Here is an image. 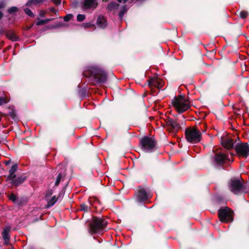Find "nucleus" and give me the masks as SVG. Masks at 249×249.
Here are the masks:
<instances>
[{
	"label": "nucleus",
	"instance_id": "13",
	"mask_svg": "<svg viewBox=\"0 0 249 249\" xmlns=\"http://www.w3.org/2000/svg\"><path fill=\"white\" fill-rule=\"evenodd\" d=\"M227 159V156L223 153H217L214 157V161L217 164H222Z\"/></svg>",
	"mask_w": 249,
	"mask_h": 249
},
{
	"label": "nucleus",
	"instance_id": "35",
	"mask_svg": "<svg viewBox=\"0 0 249 249\" xmlns=\"http://www.w3.org/2000/svg\"><path fill=\"white\" fill-rule=\"evenodd\" d=\"M10 163V160H8V161L5 162V164L8 165Z\"/></svg>",
	"mask_w": 249,
	"mask_h": 249
},
{
	"label": "nucleus",
	"instance_id": "7",
	"mask_svg": "<svg viewBox=\"0 0 249 249\" xmlns=\"http://www.w3.org/2000/svg\"><path fill=\"white\" fill-rule=\"evenodd\" d=\"M141 144L143 151L149 152L154 148L155 142L153 139L146 137L141 140Z\"/></svg>",
	"mask_w": 249,
	"mask_h": 249
},
{
	"label": "nucleus",
	"instance_id": "1",
	"mask_svg": "<svg viewBox=\"0 0 249 249\" xmlns=\"http://www.w3.org/2000/svg\"><path fill=\"white\" fill-rule=\"evenodd\" d=\"M107 221L99 217H93L90 224L89 231L91 234H101L105 230Z\"/></svg>",
	"mask_w": 249,
	"mask_h": 249
},
{
	"label": "nucleus",
	"instance_id": "33",
	"mask_svg": "<svg viewBox=\"0 0 249 249\" xmlns=\"http://www.w3.org/2000/svg\"><path fill=\"white\" fill-rule=\"evenodd\" d=\"M53 2L56 4H58L60 3V0H53Z\"/></svg>",
	"mask_w": 249,
	"mask_h": 249
},
{
	"label": "nucleus",
	"instance_id": "25",
	"mask_svg": "<svg viewBox=\"0 0 249 249\" xmlns=\"http://www.w3.org/2000/svg\"><path fill=\"white\" fill-rule=\"evenodd\" d=\"M81 209L82 211L88 212L89 210V207L85 204H82L81 205Z\"/></svg>",
	"mask_w": 249,
	"mask_h": 249
},
{
	"label": "nucleus",
	"instance_id": "3",
	"mask_svg": "<svg viewBox=\"0 0 249 249\" xmlns=\"http://www.w3.org/2000/svg\"><path fill=\"white\" fill-rule=\"evenodd\" d=\"M185 136L187 141L193 143L199 142L201 139V132L195 127L186 129Z\"/></svg>",
	"mask_w": 249,
	"mask_h": 249
},
{
	"label": "nucleus",
	"instance_id": "36",
	"mask_svg": "<svg viewBox=\"0 0 249 249\" xmlns=\"http://www.w3.org/2000/svg\"><path fill=\"white\" fill-rule=\"evenodd\" d=\"M124 13L122 12H121L120 13V17H122L123 16Z\"/></svg>",
	"mask_w": 249,
	"mask_h": 249
},
{
	"label": "nucleus",
	"instance_id": "26",
	"mask_svg": "<svg viewBox=\"0 0 249 249\" xmlns=\"http://www.w3.org/2000/svg\"><path fill=\"white\" fill-rule=\"evenodd\" d=\"M24 12H25V13L27 15H28V16H29L30 17H33L34 16V14H33V12L29 8H25L24 9Z\"/></svg>",
	"mask_w": 249,
	"mask_h": 249
},
{
	"label": "nucleus",
	"instance_id": "20",
	"mask_svg": "<svg viewBox=\"0 0 249 249\" xmlns=\"http://www.w3.org/2000/svg\"><path fill=\"white\" fill-rule=\"evenodd\" d=\"M7 36L9 38H10L13 41H16L18 39V37H17L16 35L12 33L7 34Z\"/></svg>",
	"mask_w": 249,
	"mask_h": 249
},
{
	"label": "nucleus",
	"instance_id": "10",
	"mask_svg": "<svg viewBox=\"0 0 249 249\" xmlns=\"http://www.w3.org/2000/svg\"><path fill=\"white\" fill-rule=\"evenodd\" d=\"M136 196L137 201L140 202L145 201L150 197V195L148 194L143 188L139 189Z\"/></svg>",
	"mask_w": 249,
	"mask_h": 249
},
{
	"label": "nucleus",
	"instance_id": "32",
	"mask_svg": "<svg viewBox=\"0 0 249 249\" xmlns=\"http://www.w3.org/2000/svg\"><path fill=\"white\" fill-rule=\"evenodd\" d=\"M84 25L85 27L89 28V27H90L93 26V25L91 24L90 23H84Z\"/></svg>",
	"mask_w": 249,
	"mask_h": 249
},
{
	"label": "nucleus",
	"instance_id": "8",
	"mask_svg": "<svg viewBox=\"0 0 249 249\" xmlns=\"http://www.w3.org/2000/svg\"><path fill=\"white\" fill-rule=\"evenodd\" d=\"M235 149L239 156L247 157L249 155V145L247 143H239L235 146Z\"/></svg>",
	"mask_w": 249,
	"mask_h": 249
},
{
	"label": "nucleus",
	"instance_id": "18",
	"mask_svg": "<svg viewBox=\"0 0 249 249\" xmlns=\"http://www.w3.org/2000/svg\"><path fill=\"white\" fill-rule=\"evenodd\" d=\"M25 180V178L24 177H18L15 179L12 180V184L17 186L23 183Z\"/></svg>",
	"mask_w": 249,
	"mask_h": 249
},
{
	"label": "nucleus",
	"instance_id": "38",
	"mask_svg": "<svg viewBox=\"0 0 249 249\" xmlns=\"http://www.w3.org/2000/svg\"><path fill=\"white\" fill-rule=\"evenodd\" d=\"M29 4H30V2H27V3H26V5H27V6L29 5Z\"/></svg>",
	"mask_w": 249,
	"mask_h": 249
},
{
	"label": "nucleus",
	"instance_id": "17",
	"mask_svg": "<svg viewBox=\"0 0 249 249\" xmlns=\"http://www.w3.org/2000/svg\"><path fill=\"white\" fill-rule=\"evenodd\" d=\"M97 25L101 28H104L107 26L106 19L102 16H99L97 20Z\"/></svg>",
	"mask_w": 249,
	"mask_h": 249
},
{
	"label": "nucleus",
	"instance_id": "29",
	"mask_svg": "<svg viewBox=\"0 0 249 249\" xmlns=\"http://www.w3.org/2000/svg\"><path fill=\"white\" fill-rule=\"evenodd\" d=\"M18 11V8L17 7H12L10 8H9L8 10V13L10 14H12L14 12H17Z\"/></svg>",
	"mask_w": 249,
	"mask_h": 249
},
{
	"label": "nucleus",
	"instance_id": "16",
	"mask_svg": "<svg viewBox=\"0 0 249 249\" xmlns=\"http://www.w3.org/2000/svg\"><path fill=\"white\" fill-rule=\"evenodd\" d=\"M10 227L7 226L3 229V231L2 232V237L6 244H8L9 241L10 236L9 233L10 231Z\"/></svg>",
	"mask_w": 249,
	"mask_h": 249
},
{
	"label": "nucleus",
	"instance_id": "12",
	"mask_svg": "<svg viewBox=\"0 0 249 249\" xmlns=\"http://www.w3.org/2000/svg\"><path fill=\"white\" fill-rule=\"evenodd\" d=\"M167 125L171 130L173 131H176L179 128V125L178 123L176 121L172 119H169L167 122Z\"/></svg>",
	"mask_w": 249,
	"mask_h": 249
},
{
	"label": "nucleus",
	"instance_id": "2",
	"mask_svg": "<svg viewBox=\"0 0 249 249\" xmlns=\"http://www.w3.org/2000/svg\"><path fill=\"white\" fill-rule=\"evenodd\" d=\"M172 104L174 107L179 113H182L186 111L190 107L189 101L183 95L175 97L172 100Z\"/></svg>",
	"mask_w": 249,
	"mask_h": 249
},
{
	"label": "nucleus",
	"instance_id": "28",
	"mask_svg": "<svg viewBox=\"0 0 249 249\" xmlns=\"http://www.w3.org/2000/svg\"><path fill=\"white\" fill-rule=\"evenodd\" d=\"M48 21H50V19H47L46 20L39 19L36 22V25H40L44 24Z\"/></svg>",
	"mask_w": 249,
	"mask_h": 249
},
{
	"label": "nucleus",
	"instance_id": "24",
	"mask_svg": "<svg viewBox=\"0 0 249 249\" xmlns=\"http://www.w3.org/2000/svg\"><path fill=\"white\" fill-rule=\"evenodd\" d=\"M8 101L9 100L7 98L0 97V105L7 103Z\"/></svg>",
	"mask_w": 249,
	"mask_h": 249
},
{
	"label": "nucleus",
	"instance_id": "6",
	"mask_svg": "<svg viewBox=\"0 0 249 249\" xmlns=\"http://www.w3.org/2000/svg\"><path fill=\"white\" fill-rule=\"evenodd\" d=\"M229 185L230 191L234 194H238L244 189L243 184L238 179H231Z\"/></svg>",
	"mask_w": 249,
	"mask_h": 249
},
{
	"label": "nucleus",
	"instance_id": "34",
	"mask_svg": "<svg viewBox=\"0 0 249 249\" xmlns=\"http://www.w3.org/2000/svg\"><path fill=\"white\" fill-rule=\"evenodd\" d=\"M4 7V4L3 2L0 3V9Z\"/></svg>",
	"mask_w": 249,
	"mask_h": 249
},
{
	"label": "nucleus",
	"instance_id": "14",
	"mask_svg": "<svg viewBox=\"0 0 249 249\" xmlns=\"http://www.w3.org/2000/svg\"><path fill=\"white\" fill-rule=\"evenodd\" d=\"M18 168V165L15 164L13 165L9 171V175L7 177L6 180H12L16 178L15 172Z\"/></svg>",
	"mask_w": 249,
	"mask_h": 249
},
{
	"label": "nucleus",
	"instance_id": "31",
	"mask_svg": "<svg viewBox=\"0 0 249 249\" xmlns=\"http://www.w3.org/2000/svg\"><path fill=\"white\" fill-rule=\"evenodd\" d=\"M72 15L71 14L67 15L64 18V20L65 21H68L72 18Z\"/></svg>",
	"mask_w": 249,
	"mask_h": 249
},
{
	"label": "nucleus",
	"instance_id": "11",
	"mask_svg": "<svg viewBox=\"0 0 249 249\" xmlns=\"http://www.w3.org/2000/svg\"><path fill=\"white\" fill-rule=\"evenodd\" d=\"M164 85V82L159 78H152L149 81V85L150 86H154L158 89L161 88Z\"/></svg>",
	"mask_w": 249,
	"mask_h": 249
},
{
	"label": "nucleus",
	"instance_id": "37",
	"mask_svg": "<svg viewBox=\"0 0 249 249\" xmlns=\"http://www.w3.org/2000/svg\"><path fill=\"white\" fill-rule=\"evenodd\" d=\"M2 16H3V14L1 12H0V19L2 18Z\"/></svg>",
	"mask_w": 249,
	"mask_h": 249
},
{
	"label": "nucleus",
	"instance_id": "5",
	"mask_svg": "<svg viewBox=\"0 0 249 249\" xmlns=\"http://www.w3.org/2000/svg\"><path fill=\"white\" fill-rule=\"evenodd\" d=\"M218 216L221 221L229 222L233 220V212L229 208L220 209Z\"/></svg>",
	"mask_w": 249,
	"mask_h": 249
},
{
	"label": "nucleus",
	"instance_id": "19",
	"mask_svg": "<svg viewBox=\"0 0 249 249\" xmlns=\"http://www.w3.org/2000/svg\"><path fill=\"white\" fill-rule=\"evenodd\" d=\"M119 4L115 2H111L108 4V7L109 9H117L119 7Z\"/></svg>",
	"mask_w": 249,
	"mask_h": 249
},
{
	"label": "nucleus",
	"instance_id": "27",
	"mask_svg": "<svg viewBox=\"0 0 249 249\" xmlns=\"http://www.w3.org/2000/svg\"><path fill=\"white\" fill-rule=\"evenodd\" d=\"M61 178H62V175L60 173H59L57 177V178H56V180L55 182V185L56 186H57L59 184Z\"/></svg>",
	"mask_w": 249,
	"mask_h": 249
},
{
	"label": "nucleus",
	"instance_id": "23",
	"mask_svg": "<svg viewBox=\"0 0 249 249\" xmlns=\"http://www.w3.org/2000/svg\"><path fill=\"white\" fill-rule=\"evenodd\" d=\"M85 19V16L84 15L78 14L77 16V21L81 22Z\"/></svg>",
	"mask_w": 249,
	"mask_h": 249
},
{
	"label": "nucleus",
	"instance_id": "21",
	"mask_svg": "<svg viewBox=\"0 0 249 249\" xmlns=\"http://www.w3.org/2000/svg\"><path fill=\"white\" fill-rule=\"evenodd\" d=\"M57 199L55 196H53L52 199L48 202V205L49 207L53 206L57 201Z\"/></svg>",
	"mask_w": 249,
	"mask_h": 249
},
{
	"label": "nucleus",
	"instance_id": "22",
	"mask_svg": "<svg viewBox=\"0 0 249 249\" xmlns=\"http://www.w3.org/2000/svg\"><path fill=\"white\" fill-rule=\"evenodd\" d=\"M9 198L10 200L13 201L15 203H18L17 197L16 195L13 194H12L9 196Z\"/></svg>",
	"mask_w": 249,
	"mask_h": 249
},
{
	"label": "nucleus",
	"instance_id": "4",
	"mask_svg": "<svg viewBox=\"0 0 249 249\" xmlns=\"http://www.w3.org/2000/svg\"><path fill=\"white\" fill-rule=\"evenodd\" d=\"M89 71L97 83H104L106 82L107 74L102 69L96 66H93L90 68Z\"/></svg>",
	"mask_w": 249,
	"mask_h": 249
},
{
	"label": "nucleus",
	"instance_id": "15",
	"mask_svg": "<svg viewBox=\"0 0 249 249\" xmlns=\"http://www.w3.org/2000/svg\"><path fill=\"white\" fill-rule=\"evenodd\" d=\"M221 143L224 147L227 149L231 148L233 146V140L228 137L224 138L222 140Z\"/></svg>",
	"mask_w": 249,
	"mask_h": 249
},
{
	"label": "nucleus",
	"instance_id": "30",
	"mask_svg": "<svg viewBox=\"0 0 249 249\" xmlns=\"http://www.w3.org/2000/svg\"><path fill=\"white\" fill-rule=\"evenodd\" d=\"M248 13L246 11H241L240 13V16L241 18H245L248 16Z\"/></svg>",
	"mask_w": 249,
	"mask_h": 249
},
{
	"label": "nucleus",
	"instance_id": "9",
	"mask_svg": "<svg viewBox=\"0 0 249 249\" xmlns=\"http://www.w3.org/2000/svg\"><path fill=\"white\" fill-rule=\"evenodd\" d=\"M82 7L84 10L95 9L97 5V0H83L82 2Z\"/></svg>",
	"mask_w": 249,
	"mask_h": 249
}]
</instances>
